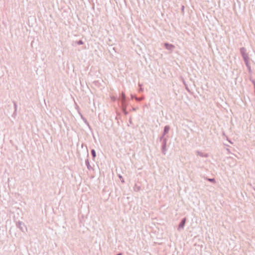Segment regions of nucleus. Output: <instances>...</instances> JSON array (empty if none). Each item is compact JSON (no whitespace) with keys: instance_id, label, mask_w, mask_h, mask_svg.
<instances>
[{"instance_id":"obj_1","label":"nucleus","mask_w":255,"mask_h":255,"mask_svg":"<svg viewBox=\"0 0 255 255\" xmlns=\"http://www.w3.org/2000/svg\"><path fill=\"white\" fill-rule=\"evenodd\" d=\"M121 104L122 105L123 111L125 115L128 114V112L126 111V96L125 93L123 92L122 93V95L119 98Z\"/></svg>"},{"instance_id":"obj_2","label":"nucleus","mask_w":255,"mask_h":255,"mask_svg":"<svg viewBox=\"0 0 255 255\" xmlns=\"http://www.w3.org/2000/svg\"><path fill=\"white\" fill-rule=\"evenodd\" d=\"M16 227L23 232H24V229L26 228L24 224L21 221H18L16 223Z\"/></svg>"},{"instance_id":"obj_3","label":"nucleus","mask_w":255,"mask_h":255,"mask_svg":"<svg viewBox=\"0 0 255 255\" xmlns=\"http://www.w3.org/2000/svg\"><path fill=\"white\" fill-rule=\"evenodd\" d=\"M85 164L87 166V168L89 170H93V167L90 165V162H89V161L88 159H87L86 160H85Z\"/></svg>"},{"instance_id":"obj_4","label":"nucleus","mask_w":255,"mask_h":255,"mask_svg":"<svg viewBox=\"0 0 255 255\" xmlns=\"http://www.w3.org/2000/svg\"><path fill=\"white\" fill-rule=\"evenodd\" d=\"M165 46L166 48L168 49H171L172 48H173L174 47L173 45L167 44V43H165Z\"/></svg>"},{"instance_id":"obj_5","label":"nucleus","mask_w":255,"mask_h":255,"mask_svg":"<svg viewBox=\"0 0 255 255\" xmlns=\"http://www.w3.org/2000/svg\"><path fill=\"white\" fill-rule=\"evenodd\" d=\"M91 154L92 155L93 158H95V157L96 156V151L95 149H92L91 150Z\"/></svg>"},{"instance_id":"obj_6","label":"nucleus","mask_w":255,"mask_h":255,"mask_svg":"<svg viewBox=\"0 0 255 255\" xmlns=\"http://www.w3.org/2000/svg\"><path fill=\"white\" fill-rule=\"evenodd\" d=\"M83 43H84V42H83V41L82 40H80L79 41L74 42V44L75 45L76 44H77V45H82V44H83Z\"/></svg>"},{"instance_id":"obj_7","label":"nucleus","mask_w":255,"mask_h":255,"mask_svg":"<svg viewBox=\"0 0 255 255\" xmlns=\"http://www.w3.org/2000/svg\"><path fill=\"white\" fill-rule=\"evenodd\" d=\"M13 105H14V113H16L17 111V105L15 101L13 102Z\"/></svg>"},{"instance_id":"obj_8","label":"nucleus","mask_w":255,"mask_h":255,"mask_svg":"<svg viewBox=\"0 0 255 255\" xmlns=\"http://www.w3.org/2000/svg\"><path fill=\"white\" fill-rule=\"evenodd\" d=\"M185 219H184L182 222V224H181L180 225V226H182V227H183L184 226V224H185Z\"/></svg>"},{"instance_id":"obj_9","label":"nucleus","mask_w":255,"mask_h":255,"mask_svg":"<svg viewBox=\"0 0 255 255\" xmlns=\"http://www.w3.org/2000/svg\"><path fill=\"white\" fill-rule=\"evenodd\" d=\"M81 117H82V119L85 121V122L87 125H88V122H87V120H86L85 118H84L82 117V116H81Z\"/></svg>"},{"instance_id":"obj_10","label":"nucleus","mask_w":255,"mask_h":255,"mask_svg":"<svg viewBox=\"0 0 255 255\" xmlns=\"http://www.w3.org/2000/svg\"><path fill=\"white\" fill-rule=\"evenodd\" d=\"M119 178L121 179L122 182H124L123 179V178H122V176L119 175Z\"/></svg>"},{"instance_id":"obj_11","label":"nucleus","mask_w":255,"mask_h":255,"mask_svg":"<svg viewBox=\"0 0 255 255\" xmlns=\"http://www.w3.org/2000/svg\"><path fill=\"white\" fill-rule=\"evenodd\" d=\"M16 115V113H14V112H13V114H12V116L14 117Z\"/></svg>"},{"instance_id":"obj_12","label":"nucleus","mask_w":255,"mask_h":255,"mask_svg":"<svg viewBox=\"0 0 255 255\" xmlns=\"http://www.w3.org/2000/svg\"><path fill=\"white\" fill-rule=\"evenodd\" d=\"M122 255V253H119V254H118L117 255Z\"/></svg>"},{"instance_id":"obj_13","label":"nucleus","mask_w":255,"mask_h":255,"mask_svg":"<svg viewBox=\"0 0 255 255\" xmlns=\"http://www.w3.org/2000/svg\"><path fill=\"white\" fill-rule=\"evenodd\" d=\"M210 181H212L214 179H209Z\"/></svg>"}]
</instances>
